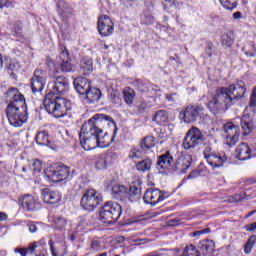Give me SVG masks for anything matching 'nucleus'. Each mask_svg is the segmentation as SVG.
<instances>
[{
	"mask_svg": "<svg viewBox=\"0 0 256 256\" xmlns=\"http://www.w3.org/2000/svg\"><path fill=\"white\" fill-rule=\"evenodd\" d=\"M117 135L115 120L105 114H96L85 122L80 130V145L85 151L109 147Z\"/></svg>",
	"mask_w": 256,
	"mask_h": 256,
	"instance_id": "f257e3e1",
	"label": "nucleus"
},
{
	"mask_svg": "<svg viewBox=\"0 0 256 256\" xmlns=\"http://www.w3.org/2000/svg\"><path fill=\"white\" fill-rule=\"evenodd\" d=\"M245 91H247V88H245V82L243 81H238L228 87L218 88L212 99L208 101L207 108L211 113H214V115L227 111V109L235 105L239 99L245 97Z\"/></svg>",
	"mask_w": 256,
	"mask_h": 256,
	"instance_id": "f03ea898",
	"label": "nucleus"
},
{
	"mask_svg": "<svg viewBox=\"0 0 256 256\" xmlns=\"http://www.w3.org/2000/svg\"><path fill=\"white\" fill-rule=\"evenodd\" d=\"M9 104L6 108V117L12 127H23L29 119L25 96L17 88H11L7 92Z\"/></svg>",
	"mask_w": 256,
	"mask_h": 256,
	"instance_id": "7ed1b4c3",
	"label": "nucleus"
},
{
	"mask_svg": "<svg viewBox=\"0 0 256 256\" xmlns=\"http://www.w3.org/2000/svg\"><path fill=\"white\" fill-rule=\"evenodd\" d=\"M43 105L49 113L56 119L65 117L69 111H71V102L63 97H58L54 94L48 93L43 101Z\"/></svg>",
	"mask_w": 256,
	"mask_h": 256,
	"instance_id": "20e7f679",
	"label": "nucleus"
},
{
	"mask_svg": "<svg viewBox=\"0 0 256 256\" xmlns=\"http://www.w3.org/2000/svg\"><path fill=\"white\" fill-rule=\"evenodd\" d=\"M121 213V205L117 202L108 201L100 210V221L111 225V223L118 221L119 217H121Z\"/></svg>",
	"mask_w": 256,
	"mask_h": 256,
	"instance_id": "39448f33",
	"label": "nucleus"
},
{
	"mask_svg": "<svg viewBox=\"0 0 256 256\" xmlns=\"http://www.w3.org/2000/svg\"><path fill=\"white\" fill-rule=\"evenodd\" d=\"M103 202V195L95 189H87L83 192L80 205L85 211H95Z\"/></svg>",
	"mask_w": 256,
	"mask_h": 256,
	"instance_id": "423d86ee",
	"label": "nucleus"
},
{
	"mask_svg": "<svg viewBox=\"0 0 256 256\" xmlns=\"http://www.w3.org/2000/svg\"><path fill=\"white\" fill-rule=\"evenodd\" d=\"M205 115V108L201 105H188L180 112V117L184 123H195Z\"/></svg>",
	"mask_w": 256,
	"mask_h": 256,
	"instance_id": "0eeeda50",
	"label": "nucleus"
},
{
	"mask_svg": "<svg viewBox=\"0 0 256 256\" xmlns=\"http://www.w3.org/2000/svg\"><path fill=\"white\" fill-rule=\"evenodd\" d=\"M203 143V133L197 127H192L186 133V136L183 140V147L188 151L189 149H195Z\"/></svg>",
	"mask_w": 256,
	"mask_h": 256,
	"instance_id": "6e6552de",
	"label": "nucleus"
},
{
	"mask_svg": "<svg viewBox=\"0 0 256 256\" xmlns=\"http://www.w3.org/2000/svg\"><path fill=\"white\" fill-rule=\"evenodd\" d=\"M203 155L208 165H211L213 169H219L227 162V155L213 152V149L210 146H207L204 149Z\"/></svg>",
	"mask_w": 256,
	"mask_h": 256,
	"instance_id": "1a4fd4ad",
	"label": "nucleus"
},
{
	"mask_svg": "<svg viewBox=\"0 0 256 256\" xmlns=\"http://www.w3.org/2000/svg\"><path fill=\"white\" fill-rule=\"evenodd\" d=\"M223 129L225 133V144L228 145V147L237 145L239 136L241 135L239 125H235L233 122H227L224 124Z\"/></svg>",
	"mask_w": 256,
	"mask_h": 256,
	"instance_id": "9d476101",
	"label": "nucleus"
},
{
	"mask_svg": "<svg viewBox=\"0 0 256 256\" xmlns=\"http://www.w3.org/2000/svg\"><path fill=\"white\" fill-rule=\"evenodd\" d=\"M59 57L58 65L62 73H73L75 71V65L71 63V57L69 56V51L63 45L59 46Z\"/></svg>",
	"mask_w": 256,
	"mask_h": 256,
	"instance_id": "9b49d317",
	"label": "nucleus"
},
{
	"mask_svg": "<svg viewBox=\"0 0 256 256\" xmlns=\"http://www.w3.org/2000/svg\"><path fill=\"white\" fill-rule=\"evenodd\" d=\"M167 197H169L167 193L161 191L160 189L149 188L146 190L143 199L144 203L147 205L155 206L159 203H162V201H165Z\"/></svg>",
	"mask_w": 256,
	"mask_h": 256,
	"instance_id": "f8f14e48",
	"label": "nucleus"
},
{
	"mask_svg": "<svg viewBox=\"0 0 256 256\" xmlns=\"http://www.w3.org/2000/svg\"><path fill=\"white\" fill-rule=\"evenodd\" d=\"M45 83H47V72L45 70L36 69L31 79V89L34 95L41 93L45 89Z\"/></svg>",
	"mask_w": 256,
	"mask_h": 256,
	"instance_id": "ddd939ff",
	"label": "nucleus"
},
{
	"mask_svg": "<svg viewBox=\"0 0 256 256\" xmlns=\"http://www.w3.org/2000/svg\"><path fill=\"white\" fill-rule=\"evenodd\" d=\"M98 31L102 37L113 35V31H115L113 20L107 15L100 16L98 18Z\"/></svg>",
	"mask_w": 256,
	"mask_h": 256,
	"instance_id": "4468645a",
	"label": "nucleus"
},
{
	"mask_svg": "<svg viewBox=\"0 0 256 256\" xmlns=\"http://www.w3.org/2000/svg\"><path fill=\"white\" fill-rule=\"evenodd\" d=\"M69 174V167L59 166L56 170L50 172L48 177L51 179V181H53V183H59L61 181H65V179H68Z\"/></svg>",
	"mask_w": 256,
	"mask_h": 256,
	"instance_id": "2eb2a0df",
	"label": "nucleus"
},
{
	"mask_svg": "<svg viewBox=\"0 0 256 256\" xmlns=\"http://www.w3.org/2000/svg\"><path fill=\"white\" fill-rule=\"evenodd\" d=\"M22 207L25 211H39L41 202L32 195L26 194L22 198Z\"/></svg>",
	"mask_w": 256,
	"mask_h": 256,
	"instance_id": "dca6fc26",
	"label": "nucleus"
},
{
	"mask_svg": "<svg viewBox=\"0 0 256 256\" xmlns=\"http://www.w3.org/2000/svg\"><path fill=\"white\" fill-rule=\"evenodd\" d=\"M74 87L77 93L84 98L91 89V81L87 78L78 77L74 79Z\"/></svg>",
	"mask_w": 256,
	"mask_h": 256,
	"instance_id": "f3484780",
	"label": "nucleus"
},
{
	"mask_svg": "<svg viewBox=\"0 0 256 256\" xmlns=\"http://www.w3.org/2000/svg\"><path fill=\"white\" fill-rule=\"evenodd\" d=\"M41 195L44 203H47L48 205H55L61 201V193H59V191H53L49 188H45L42 190Z\"/></svg>",
	"mask_w": 256,
	"mask_h": 256,
	"instance_id": "a211bd4d",
	"label": "nucleus"
},
{
	"mask_svg": "<svg viewBox=\"0 0 256 256\" xmlns=\"http://www.w3.org/2000/svg\"><path fill=\"white\" fill-rule=\"evenodd\" d=\"M54 93L58 95H65L69 91V79L64 76L56 77V80L52 86Z\"/></svg>",
	"mask_w": 256,
	"mask_h": 256,
	"instance_id": "6ab92c4d",
	"label": "nucleus"
},
{
	"mask_svg": "<svg viewBox=\"0 0 256 256\" xmlns=\"http://www.w3.org/2000/svg\"><path fill=\"white\" fill-rule=\"evenodd\" d=\"M191 163H193V157L189 154L180 156L175 165L176 171H180V173H187V169L191 167Z\"/></svg>",
	"mask_w": 256,
	"mask_h": 256,
	"instance_id": "aec40b11",
	"label": "nucleus"
},
{
	"mask_svg": "<svg viewBox=\"0 0 256 256\" xmlns=\"http://www.w3.org/2000/svg\"><path fill=\"white\" fill-rule=\"evenodd\" d=\"M240 125L244 136L250 135L253 132V129H255L253 118H251L249 114H243L240 120Z\"/></svg>",
	"mask_w": 256,
	"mask_h": 256,
	"instance_id": "412c9836",
	"label": "nucleus"
},
{
	"mask_svg": "<svg viewBox=\"0 0 256 256\" xmlns=\"http://www.w3.org/2000/svg\"><path fill=\"white\" fill-rule=\"evenodd\" d=\"M236 153L237 159H239V161H247V159H251V148H249L247 143H241L236 148Z\"/></svg>",
	"mask_w": 256,
	"mask_h": 256,
	"instance_id": "4be33fe9",
	"label": "nucleus"
},
{
	"mask_svg": "<svg viewBox=\"0 0 256 256\" xmlns=\"http://www.w3.org/2000/svg\"><path fill=\"white\" fill-rule=\"evenodd\" d=\"M171 163H173V157L169 153H166L158 158L157 169L160 173H163L165 169L171 167Z\"/></svg>",
	"mask_w": 256,
	"mask_h": 256,
	"instance_id": "5701e85b",
	"label": "nucleus"
},
{
	"mask_svg": "<svg viewBox=\"0 0 256 256\" xmlns=\"http://www.w3.org/2000/svg\"><path fill=\"white\" fill-rule=\"evenodd\" d=\"M125 197H128L132 202L141 199V186L131 184L129 189L127 188V194Z\"/></svg>",
	"mask_w": 256,
	"mask_h": 256,
	"instance_id": "b1692460",
	"label": "nucleus"
},
{
	"mask_svg": "<svg viewBox=\"0 0 256 256\" xmlns=\"http://www.w3.org/2000/svg\"><path fill=\"white\" fill-rule=\"evenodd\" d=\"M198 249L203 255H209L212 251H215V242L213 240H202L198 244Z\"/></svg>",
	"mask_w": 256,
	"mask_h": 256,
	"instance_id": "393cba45",
	"label": "nucleus"
},
{
	"mask_svg": "<svg viewBox=\"0 0 256 256\" xmlns=\"http://www.w3.org/2000/svg\"><path fill=\"white\" fill-rule=\"evenodd\" d=\"M84 99L87 101V103H97L99 99H101V90L95 87H91L84 96Z\"/></svg>",
	"mask_w": 256,
	"mask_h": 256,
	"instance_id": "a878e982",
	"label": "nucleus"
},
{
	"mask_svg": "<svg viewBox=\"0 0 256 256\" xmlns=\"http://www.w3.org/2000/svg\"><path fill=\"white\" fill-rule=\"evenodd\" d=\"M95 167L98 171H103L109 167V157L105 154H101L96 158Z\"/></svg>",
	"mask_w": 256,
	"mask_h": 256,
	"instance_id": "bb28decb",
	"label": "nucleus"
},
{
	"mask_svg": "<svg viewBox=\"0 0 256 256\" xmlns=\"http://www.w3.org/2000/svg\"><path fill=\"white\" fill-rule=\"evenodd\" d=\"M53 227L57 231H65V228L67 227V218L63 216H55L52 220Z\"/></svg>",
	"mask_w": 256,
	"mask_h": 256,
	"instance_id": "cd10ccee",
	"label": "nucleus"
},
{
	"mask_svg": "<svg viewBox=\"0 0 256 256\" xmlns=\"http://www.w3.org/2000/svg\"><path fill=\"white\" fill-rule=\"evenodd\" d=\"M153 147H155V137L153 136L145 137L140 143V149H142L144 153H147V151H150Z\"/></svg>",
	"mask_w": 256,
	"mask_h": 256,
	"instance_id": "c85d7f7f",
	"label": "nucleus"
},
{
	"mask_svg": "<svg viewBox=\"0 0 256 256\" xmlns=\"http://www.w3.org/2000/svg\"><path fill=\"white\" fill-rule=\"evenodd\" d=\"M152 121H155L158 125H165L169 121V115H167V111L159 110L154 115Z\"/></svg>",
	"mask_w": 256,
	"mask_h": 256,
	"instance_id": "c756f323",
	"label": "nucleus"
},
{
	"mask_svg": "<svg viewBox=\"0 0 256 256\" xmlns=\"http://www.w3.org/2000/svg\"><path fill=\"white\" fill-rule=\"evenodd\" d=\"M153 166V160L146 158L142 161L136 163L137 171L145 173L146 171H151V167Z\"/></svg>",
	"mask_w": 256,
	"mask_h": 256,
	"instance_id": "7c9ffc66",
	"label": "nucleus"
},
{
	"mask_svg": "<svg viewBox=\"0 0 256 256\" xmlns=\"http://www.w3.org/2000/svg\"><path fill=\"white\" fill-rule=\"evenodd\" d=\"M36 143L37 145L49 147V145H51V141H49V134L46 131L38 132L36 135Z\"/></svg>",
	"mask_w": 256,
	"mask_h": 256,
	"instance_id": "2f4dec72",
	"label": "nucleus"
},
{
	"mask_svg": "<svg viewBox=\"0 0 256 256\" xmlns=\"http://www.w3.org/2000/svg\"><path fill=\"white\" fill-rule=\"evenodd\" d=\"M112 193L114 194V197H126L127 195V187L121 185V184H114L112 186Z\"/></svg>",
	"mask_w": 256,
	"mask_h": 256,
	"instance_id": "473e14b6",
	"label": "nucleus"
},
{
	"mask_svg": "<svg viewBox=\"0 0 256 256\" xmlns=\"http://www.w3.org/2000/svg\"><path fill=\"white\" fill-rule=\"evenodd\" d=\"M233 43H235V40L233 39V33L227 32L222 36V45L226 49H231Z\"/></svg>",
	"mask_w": 256,
	"mask_h": 256,
	"instance_id": "72a5a7b5",
	"label": "nucleus"
},
{
	"mask_svg": "<svg viewBox=\"0 0 256 256\" xmlns=\"http://www.w3.org/2000/svg\"><path fill=\"white\" fill-rule=\"evenodd\" d=\"M124 101L127 105H133V101L135 99V90L131 88H126L123 91Z\"/></svg>",
	"mask_w": 256,
	"mask_h": 256,
	"instance_id": "f704fd0d",
	"label": "nucleus"
},
{
	"mask_svg": "<svg viewBox=\"0 0 256 256\" xmlns=\"http://www.w3.org/2000/svg\"><path fill=\"white\" fill-rule=\"evenodd\" d=\"M29 171L35 173H41V169H43V163L39 159L32 160L28 167Z\"/></svg>",
	"mask_w": 256,
	"mask_h": 256,
	"instance_id": "c9c22d12",
	"label": "nucleus"
},
{
	"mask_svg": "<svg viewBox=\"0 0 256 256\" xmlns=\"http://www.w3.org/2000/svg\"><path fill=\"white\" fill-rule=\"evenodd\" d=\"M80 65L83 71H93V59L90 57L82 58Z\"/></svg>",
	"mask_w": 256,
	"mask_h": 256,
	"instance_id": "e433bc0d",
	"label": "nucleus"
},
{
	"mask_svg": "<svg viewBox=\"0 0 256 256\" xmlns=\"http://www.w3.org/2000/svg\"><path fill=\"white\" fill-rule=\"evenodd\" d=\"M255 243H256V236L255 235L250 236L244 246V253L246 255H249V253H251V250L253 249V247H255Z\"/></svg>",
	"mask_w": 256,
	"mask_h": 256,
	"instance_id": "4c0bfd02",
	"label": "nucleus"
},
{
	"mask_svg": "<svg viewBox=\"0 0 256 256\" xmlns=\"http://www.w3.org/2000/svg\"><path fill=\"white\" fill-rule=\"evenodd\" d=\"M220 4L224 9H227L228 11H233L237 7V0H219Z\"/></svg>",
	"mask_w": 256,
	"mask_h": 256,
	"instance_id": "58836bf2",
	"label": "nucleus"
},
{
	"mask_svg": "<svg viewBox=\"0 0 256 256\" xmlns=\"http://www.w3.org/2000/svg\"><path fill=\"white\" fill-rule=\"evenodd\" d=\"M155 21V18L150 14H143L141 16V23L142 25H151Z\"/></svg>",
	"mask_w": 256,
	"mask_h": 256,
	"instance_id": "ea45409f",
	"label": "nucleus"
},
{
	"mask_svg": "<svg viewBox=\"0 0 256 256\" xmlns=\"http://www.w3.org/2000/svg\"><path fill=\"white\" fill-rule=\"evenodd\" d=\"M65 9H67V4L65 3V1L60 0L58 2V13H59V15H65V12H66Z\"/></svg>",
	"mask_w": 256,
	"mask_h": 256,
	"instance_id": "a19ab883",
	"label": "nucleus"
},
{
	"mask_svg": "<svg viewBox=\"0 0 256 256\" xmlns=\"http://www.w3.org/2000/svg\"><path fill=\"white\" fill-rule=\"evenodd\" d=\"M50 249L53 256H65V253L58 247L53 246V244L50 245Z\"/></svg>",
	"mask_w": 256,
	"mask_h": 256,
	"instance_id": "79ce46f5",
	"label": "nucleus"
},
{
	"mask_svg": "<svg viewBox=\"0 0 256 256\" xmlns=\"http://www.w3.org/2000/svg\"><path fill=\"white\" fill-rule=\"evenodd\" d=\"M20 65H19V62L15 61V60H11L8 64V69L9 71H17L18 69H20Z\"/></svg>",
	"mask_w": 256,
	"mask_h": 256,
	"instance_id": "37998d69",
	"label": "nucleus"
},
{
	"mask_svg": "<svg viewBox=\"0 0 256 256\" xmlns=\"http://www.w3.org/2000/svg\"><path fill=\"white\" fill-rule=\"evenodd\" d=\"M162 5L164 6V9H171V7L177 5V2L175 0H163Z\"/></svg>",
	"mask_w": 256,
	"mask_h": 256,
	"instance_id": "c03bdc74",
	"label": "nucleus"
},
{
	"mask_svg": "<svg viewBox=\"0 0 256 256\" xmlns=\"http://www.w3.org/2000/svg\"><path fill=\"white\" fill-rule=\"evenodd\" d=\"M243 51L247 57H255L256 56V46L255 45H252L251 50H245V48H243Z\"/></svg>",
	"mask_w": 256,
	"mask_h": 256,
	"instance_id": "a18cd8bd",
	"label": "nucleus"
},
{
	"mask_svg": "<svg viewBox=\"0 0 256 256\" xmlns=\"http://www.w3.org/2000/svg\"><path fill=\"white\" fill-rule=\"evenodd\" d=\"M26 225H27L30 233H37L38 228H37V224H35V222L29 221V222H27Z\"/></svg>",
	"mask_w": 256,
	"mask_h": 256,
	"instance_id": "49530a36",
	"label": "nucleus"
},
{
	"mask_svg": "<svg viewBox=\"0 0 256 256\" xmlns=\"http://www.w3.org/2000/svg\"><path fill=\"white\" fill-rule=\"evenodd\" d=\"M204 57H213V47L211 44H208V46L206 47Z\"/></svg>",
	"mask_w": 256,
	"mask_h": 256,
	"instance_id": "de8ad7c7",
	"label": "nucleus"
},
{
	"mask_svg": "<svg viewBox=\"0 0 256 256\" xmlns=\"http://www.w3.org/2000/svg\"><path fill=\"white\" fill-rule=\"evenodd\" d=\"M166 99H167L168 103H171V104L176 103L177 94H167Z\"/></svg>",
	"mask_w": 256,
	"mask_h": 256,
	"instance_id": "09e8293b",
	"label": "nucleus"
},
{
	"mask_svg": "<svg viewBox=\"0 0 256 256\" xmlns=\"http://www.w3.org/2000/svg\"><path fill=\"white\" fill-rule=\"evenodd\" d=\"M14 253H19L21 256H27V249L15 248Z\"/></svg>",
	"mask_w": 256,
	"mask_h": 256,
	"instance_id": "8fccbe9b",
	"label": "nucleus"
},
{
	"mask_svg": "<svg viewBox=\"0 0 256 256\" xmlns=\"http://www.w3.org/2000/svg\"><path fill=\"white\" fill-rule=\"evenodd\" d=\"M246 231H256V222L248 224L245 226Z\"/></svg>",
	"mask_w": 256,
	"mask_h": 256,
	"instance_id": "3c124183",
	"label": "nucleus"
},
{
	"mask_svg": "<svg viewBox=\"0 0 256 256\" xmlns=\"http://www.w3.org/2000/svg\"><path fill=\"white\" fill-rule=\"evenodd\" d=\"M129 157H130V159H139V156H137V152L135 151V148H133L130 151Z\"/></svg>",
	"mask_w": 256,
	"mask_h": 256,
	"instance_id": "603ef678",
	"label": "nucleus"
},
{
	"mask_svg": "<svg viewBox=\"0 0 256 256\" xmlns=\"http://www.w3.org/2000/svg\"><path fill=\"white\" fill-rule=\"evenodd\" d=\"M91 249H99V241H97V240H93L92 242H91Z\"/></svg>",
	"mask_w": 256,
	"mask_h": 256,
	"instance_id": "864d4df0",
	"label": "nucleus"
},
{
	"mask_svg": "<svg viewBox=\"0 0 256 256\" xmlns=\"http://www.w3.org/2000/svg\"><path fill=\"white\" fill-rule=\"evenodd\" d=\"M35 249H37V242H34V243L29 245L30 253H33L35 251Z\"/></svg>",
	"mask_w": 256,
	"mask_h": 256,
	"instance_id": "5fc2aeb1",
	"label": "nucleus"
},
{
	"mask_svg": "<svg viewBox=\"0 0 256 256\" xmlns=\"http://www.w3.org/2000/svg\"><path fill=\"white\" fill-rule=\"evenodd\" d=\"M136 155L138 156V159L142 157L143 155V149L135 148Z\"/></svg>",
	"mask_w": 256,
	"mask_h": 256,
	"instance_id": "6e6d98bb",
	"label": "nucleus"
},
{
	"mask_svg": "<svg viewBox=\"0 0 256 256\" xmlns=\"http://www.w3.org/2000/svg\"><path fill=\"white\" fill-rule=\"evenodd\" d=\"M0 221H7V214L5 212H0Z\"/></svg>",
	"mask_w": 256,
	"mask_h": 256,
	"instance_id": "4d7b16f0",
	"label": "nucleus"
},
{
	"mask_svg": "<svg viewBox=\"0 0 256 256\" xmlns=\"http://www.w3.org/2000/svg\"><path fill=\"white\" fill-rule=\"evenodd\" d=\"M241 17H242L241 12H235V13L233 14V19H241Z\"/></svg>",
	"mask_w": 256,
	"mask_h": 256,
	"instance_id": "13d9d810",
	"label": "nucleus"
},
{
	"mask_svg": "<svg viewBox=\"0 0 256 256\" xmlns=\"http://www.w3.org/2000/svg\"><path fill=\"white\" fill-rule=\"evenodd\" d=\"M3 7H7V1L0 0V10L3 9Z\"/></svg>",
	"mask_w": 256,
	"mask_h": 256,
	"instance_id": "bf43d9fd",
	"label": "nucleus"
},
{
	"mask_svg": "<svg viewBox=\"0 0 256 256\" xmlns=\"http://www.w3.org/2000/svg\"><path fill=\"white\" fill-rule=\"evenodd\" d=\"M199 235H203V232L201 230L193 232V237H199Z\"/></svg>",
	"mask_w": 256,
	"mask_h": 256,
	"instance_id": "052dcab7",
	"label": "nucleus"
},
{
	"mask_svg": "<svg viewBox=\"0 0 256 256\" xmlns=\"http://www.w3.org/2000/svg\"><path fill=\"white\" fill-rule=\"evenodd\" d=\"M196 176H197V172H192L188 175V179H195Z\"/></svg>",
	"mask_w": 256,
	"mask_h": 256,
	"instance_id": "680f3d73",
	"label": "nucleus"
},
{
	"mask_svg": "<svg viewBox=\"0 0 256 256\" xmlns=\"http://www.w3.org/2000/svg\"><path fill=\"white\" fill-rule=\"evenodd\" d=\"M201 231H202V235H205V234H207V233H210V232H211V229L205 228V229H202Z\"/></svg>",
	"mask_w": 256,
	"mask_h": 256,
	"instance_id": "e2e57ef3",
	"label": "nucleus"
},
{
	"mask_svg": "<svg viewBox=\"0 0 256 256\" xmlns=\"http://www.w3.org/2000/svg\"><path fill=\"white\" fill-rule=\"evenodd\" d=\"M201 231H202V235H205V234H207V233H210V232H211V229L205 228V229H202Z\"/></svg>",
	"mask_w": 256,
	"mask_h": 256,
	"instance_id": "0e129e2a",
	"label": "nucleus"
},
{
	"mask_svg": "<svg viewBox=\"0 0 256 256\" xmlns=\"http://www.w3.org/2000/svg\"><path fill=\"white\" fill-rule=\"evenodd\" d=\"M255 213H256V210L250 211L246 217L249 218V217L255 215Z\"/></svg>",
	"mask_w": 256,
	"mask_h": 256,
	"instance_id": "69168bd1",
	"label": "nucleus"
},
{
	"mask_svg": "<svg viewBox=\"0 0 256 256\" xmlns=\"http://www.w3.org/2000/svg\"><path fill=\"white\" fill-rule=\"evenodd\" d=\"M0 69H3V56L0 54Z\"/></svg>",
	"mask_w": 256,
	"mask_h": 256,
	"instance_id": "338daca9",
	"label": "nucleus"
},
{
	"mask_svg": "<svg viewBox=\"0 0 256 256\" xmlns=\"http://www.w3.org/2000/svg\"><path fill=\"white\" fill-rule=\"evenodd\" d=\"M22 171H23V173H27V166H24V167L22 168Z\"/></svg>",
	"mask_w": 256,
	"mask_h": 256,
	"instance_id": "774afa93",
	"label": "nucleus"
}]
</instances>
